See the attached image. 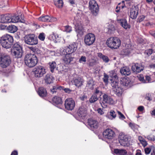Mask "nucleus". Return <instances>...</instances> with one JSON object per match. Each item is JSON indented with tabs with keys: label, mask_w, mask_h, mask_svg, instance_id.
<instances>
[{
	"label": "nucleus",
	"mask_w": 155,
	"mask_h": 155,
	"mask_svg": "<svg viewBox=\"0 0 155 155\" xmlns=\"http://www.w3.org/2000/svg\"><path fill=\"white\" fill-rule=\"evenodd\" d=\"M98 99V97L93 94L89 99V102L91 103H94Z\"/></svg>",
	"instance_id": "nucleus-39"
},
{
	"label": "nucleus",
	"mask_w": 155,
	"mask_h": 155,
	"mask_svg": "<svg viewBox=\"0 0 155 155\" xmlns=\"http://www.w3.org/2000/svg\"><path fill=\"white\" fill-rule=\"evenodd\" d=\"M10 15L5 14L0 15V22L3 23H10Z\"/></svg>",
	"instance_id": "nucleus-22"
},
{
	"label": "nucleus",
	"mask_w": 155,
	"mask_h": 155,
	"mask_svg": "<svg viewBox=\"0 0 155 155\" xmlns=\"http://www.w3.org/2000/svg\"><path fill=\"white\" fill-rule=\"evenodd\" d=\"M35 77H42L45 73L44 68L42 66H38L36 67L34 71Z\"/></svg>",
	"instance_id": "nucleus-12"
},
{
	"label": "nucleus",
	"mask_w": 155,
	"mask_h": 155,
	"mask_svg": "<svg viewBox=\"0 0 155 155\" xmlns=\"http://www.w3.org/2000/svg\"><path fill=\"white\" fill-rule=\"evenodd\" d=\"M138 14V11L135 7L131 9L130 12V17L132 19L136 18Z\"/></svg>",
	"instance_id": "nucleus-27"
},
{
	"label": "nucleus",
	"mask_w": 155,
	"mask_h": 155,
	"mask_svg": "<svg viewBox=\"0 0 155 155\" xmlns=\"http://www.w3.org/2000/svg\"><path fill=\"white\" fill-rule=\"evenodd\" d=\"M118 139L120 145L123 146H128L130 143L127 136L123 133L120 134Z\"/></svg>",
	"instance_id": "nucleus-10"
},
{
	"label": "nucleus",
	"mask_w": 155,
	"mask_h": 155,
	"mask_svg": "<svg viewBox=\"0 0 155 155\" xmlns=\"http://www.w3.org/2000/svg\"><path fill=\"white\" fill-rule=\"evenodd\" d=\"M39 21L44 22H53L56 21V18H55L51 17L48 15H45L40 17L38 18Z\"/></svg>",
	"instance_id": "nucleus-15"
},
{
	"label": "nucleus",
	"mask_w": 155,
	"mask_h": 155,
	"mask_svg": "<svg viewBox=\"0 0 155 155\" xmlns=\"http://www.w3.org/2000/svg\"><path fill=\"white\" fill-rule=\"evenodd\" d=\"M108 76L105 73H104V78L103 79L104 82L106 84H107L108 83Z\"/></svg>",
	"instance_id": "nucleus-44"
},
{
	"label": "nucleus",
	"mask_w": 155,
	"mask_h": 155,
	"mask_svg": "<svg viewBox=\"0 0 155 155\" xmlns=\"http://www.w3.org/2000/svg\"><path fill=\"white\" fill-rule=\"evenodd\" d=\"M18 152L17 150H14L13 151L11 154V155H18Z\"/></svg>",
	"instance_id": "nucleus-63"
},
{
	"label": "nucleus",
	"mask_w": 155,
	"mask_h": 155,
	"mask_svg": "<svg viewBox=\"0 0 155 155\" xmlns=\"http://www.w3.org/2000/svg\"><path fill=\"white\" fill-rule=\"evenodd\" d=\"M24 41L25 43L29 45H33L38 43L37 38L34 34L26 35L24 37Z\"/></svg>",
	"instance_id": "nucleus-6"
},
{
	"label": "nucleus",
	"mask_w": 155,
	"mask_h": 155,
	"mask_svg": "<svg viewBox=\"0 0 155 155\" xmlns=\"http://www.w3.org/2000/svg\"><path fill=\"white\" fill-rule=\"evenodd\" d=\"M120 72L122 75L125 76H128L130 75L131 73L130 69L128 67H122L120 69Z\"/></svg>",
	"instance_id": "nucleus-25"
},
{
	"label": "nucleus",
	"mask_w": 155,
	"mask_h": 155,
	"mask_svg": "<svg viewBox=\"0 0 155 155\" xmlns=\"http://www.w3.org/2000/svg\"><path fill=\"white\" fill-rule=\"evenodd\" d=\"M103 135L104 138L108 139H111L114 137L115 133L112 130L107 128L104 131Z\"/></svg>",
	"instance_id": "nucleus-13"
},
{
	"label": "nucleus",
	"mask_w": 155,
	"mask_h": 155,
	"mask_svg": "<svg viewBox=\"0 0 155 155\" xmlns=\"http://www.w3.org/2000/svg\"><path fill=\"white\" fill-rule=\"evenodd\" d=\"M54 4L58 8H60L62 7L63 2L62 0H54Z\"/></svg>",
	"instance_id": "nucleus-35"
},
{
	"label": "nucleus",
	"mask_w": 155,
	"mask_h": 155,
	"mask_svg": "<svg viewBox=\"0 0 155 155\" xmlns=\"http://www.w3.org/2000/svg\"><path fill=\"white\" fill-rule=\"evenodd\" d=\"M135 155H142L141 150H137Z\"/></svg>",
	"instance_id": "nucleus-64"
},
{
	"label": "nucleus",
	"mask_w": 155,
	"mask_h": 155,
	"mask_svg": "<svg viewBox=\"0 0 155 155\" xmlns=\"http://www.w3.org/2000/svg\"><path fill=\"white\" fill-rule=\"evenodd\" d=\"M12 49L14 50H22V46L18 43L17 42L14 44Z\"/></svg>",
	"instance_id": "nucleus-41"
},
{
	"label": "nucleus",
	"mask_w": 155,
	"mask_h": 155,
	"mask_svg": "<svg viewBox=\"0 0 155 155\" xmlns=\"http://www.w3.org/2000/svg\"><path fill=\"white\" fill-rule=\"evenodd\" d=\"M114 153L118 155H126L127 154V151L125 150L114 149Z\"/></svg>",
	"instance_id": "nucleus-33"
},
{
	"label": "nucleus",
	"mask_w": 155,
	"mask_h": 155,
	"mask_svg": "<svg viewBox=\"0 0 155 155\" xmlns=\"http://www.w3.org/2000/svg\"><path fill=\"white\" fill-rule=\"evenodd\" d=\"M77 114L79 117L84 119L87 115V111L84 107H80L78 109Z\"/></svg>",
	"instance_id": "nucleus-16"
},
{
	"label": "nucleus",
	"mask_w": 155,
	"mask_h": 155,
	"mask_svg": "<svg viewBox=\"0 0 155 155\" xmlns=\"http://www.w3.org/2000/svg\"><path fill=\"white\" fill-rule=\"evenodd\" d=\"M95 39V36L94 34L88 33L84 36V42L87 45L90 46L94 42Z\"/></svg>",
	"instance_id": "nucleus-9"
},
{
	"label": "nucleus",
	"mask_w": 155,
	"mask_h": 155,
	"mask_svg": "<svg viewBox=\"0 0 155 155\" xmlns=\"http://www.w3.org/2000/svg\"><path fill=\"white\" fill-rule=\"evenodd\" d=\"M102 59L103 61L106 63L108 62L110 60L108 57L107 56L105 55H104L102 56Z\"/></svg>",
	"instance_id": "nucleus-49"
},
{
	"label": "nucleus",
	"mask_w": 155,
	"mask_h": 155,
	"mask_svg": "<svg viewBox=\"0 0 155 155\" xmlns=\"http://www.w3.org/2000/svg\"><path fill=\"white\" fill-rule=\"evenodd\" d=\"M148 139L151 141H154L155 140V137L154 136H150L148 137Z\"/></svg>",
	"instance_id": "nucleus-59"
},
{
	"label": "nucleus",
	"mask_w": 155,
	"mask_h": 155,
	"mask_svg": "<svg viewBox=\"0 0 155 155\" xmlns=\"http://www.w3.org/2000/svg\"><path fill=\"white\" fill-rule=\"evenodd\" d=\"M88 125L91 130L97 129L98 126V124L96 120L92 119H89L88 120Z\"/></svg>",
	"instance_id": "nucleus-20"
},
{
	"label": "nucleus",
	"mask_w": 155,
	"mask_h": 155,
	"mask_svg": "<svg viewBox=\"0 0 155 155\" xmlns=\"http://www.w3.org/2000/svg\"><path fill=\"white\" fill-rule=\"evenodd\" d=\"M65 55V56L63 58L64 63L66 64H69L73 61L74 58L71 57V54H67Z\"/></svg>",
	"instance_id": "nucleus-29"
},
{
	"label": "nucleus",
	"mask_w": 155,
	"mask_h": 155,
	"mask_svg": "<svg viewBox=\"0 0 155 155\" xmlns=\"http://www.w3.org/2000/svg\"><path fill=\"white\" fill-rule=\"evenodd\" d=\"M65 92L67 93H69L71 91V90L69 88H64L63 89Z\"/></svg>",
	"instance_id": "nucleus-61"
},
{
	"label": "nucleus",
	"mask_w": 155,
	"mask_h": 155,
	"mask_svg": "<svg viewBox=\"0 0 155 155\" xmlns=\"http://www.w3.org/2000/svg\"><path fill=\"white\" fill-rule=\"evenodd\" d=\"M52 101L56 105L61 104L63 103L61 97L57 96L54 97L52 99Z\"/></svg>",
	"instance_id": "nucleus-31"
},
{
	"label": "nucleus",
	"mask_w": 155,
	"mask_h": 155,
	"mask_svg": "<svg viewBox=\"0 0 155 155\" xmlns=\"http://www.w3.org/2000/svg\"><path fill=\"white\" fill-rule=\"evenodd\" d=\"M146 83H149L151 81V78L149 76H146L145 77Z\"/></svg>",
	"instance_id": "nucleus-53"
},
{
	"label": "nucleus",
	"mask_w": 155,
	"mask_h": 155,
	"mask_svg": "<svg viewBox=\"0 0 155 155\" xmlns=\"http://www.w3.org/2000/svg\"><path fill=\"white\" fill-rule=\"evenodd\" d=\"M140 142L142 144V146L144 147H145L147 144V142L145 141V139L141 141Z\"/></svg>",
	"instance_id": "nucleus-54"
},
{
	"label": "nucleus",
	"mask_w": 155,
	"mask_h": 155,
	"mask_svg": "<svg viewBox=\"0 0 155 155\" xmlns=\"http://www.w3.org/2000/svg\"><path fill=\"white\" fill-rule=\"evenodd\" d=\"M139 79L140 81H141L143 83H145L146 82L145 80L144 79V77H143L140 76L139 78Z\"/></svg>",
	"instance_id": "nucleus-57"
},
{
	"label": "nucleus",
	"mask_w": 155,
	"mask_h": 155,
	"mask_svg": "<svg viewBox=\"0 0 155 155\" xmlns=\"http://www.w3.org/2000/svg\"><path fill=\"white\" fill-rule=\"evenodd\" d=\"M11 52L12 55L14 56L15 58H21L22 55V50L11 49Z\"/></svg>",
	"instance_id": "nucleus-23"
},
{
	"label": "nucleus",
	"mask_w": 155,
	"mask_h": 155,
	"mask_svg": "<svg viewBox=\"0 0 155 155\" xmlns=\"http://www.w3.org/2000/svg\"><path fill=\"white\" fill-rule=\"evenodd\" d=\"M86 57L84 56H82L79 59V61L80 63H82V62H85L86 61Z\"/></svg>",
	"instance_id": "nucleus-48"
},
{
	"label": "nucleus",
	"mask_w": 155,
	"mask_h": 155,
	"mask_svg": "<svg viewBox=\"0 0 155 155\" xmlns=\"http://www.w3.org/2000/svg\"><path fill=\"white\" fill-rule=\"evenodd\" d=\"M84 82V80L80 77L74 78L71 81L72 84L78 88L83 85Z\"/></svg>",
	"instance_id": "nucleus-17"
},
{
	"label": "nucleus",
	"mask_w": 155,
	"mask_h": 155,
	"mask_svg": "<svg viewBox=\"0 0 155 155\" xmlns=\"http://www.w3.org/2000/svg\"><path fill=\"white\" fill-rule=\"evenodd\" d=\"M57 89L56 86L53 87V89L50 90L52 94L55 93L57 92Z\"/></svg>",
	"instance_id": "nucleus-55"
},
{
	"label": "nucleus",
	"mask_w": 155,
	"mask_h": 155,
	"mask_svg": "<svg viewBox=\"0 0 155 155\" xmlns=\"http://www.w3.org/2000/svg\"><path fill=\"white\" fill-rule=\"evenodd\" d=\"M118 83H115L114 84H111L114 91L116 92V94L118 96L121 95L123 92V89L120 86H118Z\"/></svg>",
	"instance_id": "nucleus-14"
},
{
	"label": "nucleus",
	"mask_w": 155,
	"mask_h": 155,
	"mask_svg": "<svg viewBox=\"0 0 155 155\" xmlns=\"http://www.w3.org/2000/svg\"><path fill=\"white\" fill-rule=\"evenodd\" d=\"M130 81L129 78H121L120 79V82L121 84L125 86H128L130 84Z\"/></svg>",
	"instance_id": "nucleus-30"
},
{
	"label": "nucleus",
	"mask_w": 155,
	"mask_h": 155,
	"mask_svg": "<svg viewBox=\"0 0 155 155\" xmlns=\"http://www.w3.org/2000/svg\"><path fill=\"white\" fill-rule=\"evenodd\" d=\"M77 49V43L73 42L69 44L68 46L65 47L64 48H61L60 51L62 54H71L75 52Z\"/></svg>",
	"instance_id": "nucleus-5"
},
{
	"label": "nucleus",
	"mask_w": 155,
	"mask_h": 155,
	"mask_svg": "<svg viewBox=\"0 0 155 155\" xmlns=\"http://www.w3.org/2000/svg\"><path fill=\"white\" fill-rule=\"evenodd\" d=\"M38 93L40 96L44 98L46 97L47 92L46 89L43 87H41L38 88Z\"/></svg>",
	"instance_id": "nucleus-26"
},
{
	"label": "nucleus",
	"mask_w": 155,
	"mask_h": 155,
	"mask_svg": "<svg viewBox=\"0 0 155 155\" xmlns=\"http://www.w3.org/2000/svg\"><path fill=\"white\" fill-rule=\"evenodd\" d=\"M149 33L150 35L155 38V31L153 30L150 31Z\"/></svg>",
	"instance_id": "nucleus-62"
},
{
	"label": "nucleus",
	"mask_w": 155,
	"mask_h": 155,
	"mask_svg": "<svg viewBox=\"0 0 155 155\" xmlns=\"http://www.w3.org/2000/svg\"><path fill=\"white\" fill-rule=\"evenodd\" d=\"M151 150V149L150 148H146L144 150L145 153L147 154H149L150 153Z\"/></svg>",
	"instance_id": "nucleus-52"
},
{
	"label": "nucleus",
	"mask_w": 155,
	"mask_h": 155,
	"mask_svg": "<svg viewBox=\"0 0 155 155\" xmlns=\"http://www.w3.org/2000/svg\"><path fill=\"white\" fill-rule=\"evenodd\" d=\"M97 111L98 113L100 115H102L104 114V112L103 111V109H101V108H98Z\"/></svg>",
	"instance_id": "nucleus-51"
},
{
	"label": "nucleus",
	"mask_w": 155,
	"mask_h": 155,
	"mask_svg": "<svg viewBox=\"0 0 155 155\" xmlns=\"http://www.w3.org/2000/svg\"><path fill=\"white\" fill-rule=\"evenodd\" d=\"M14 40L13 37L8 34L3 35L0 40L1 45L4 48H11L13 44Z\"/></svg>",
	"instance_id": "nucleus-2"
},
{
	"label": "nucleus",
	"mask_w": 155,
	"mask_h": 155,
	"mask_svg": "<svg viewBox=\"0 0 155 155\" xmlns=\"http://www.w3.org/2000/svg\"><path fill=\"white\" fill-rule=\"evenodd\" d=\"M7 26L1 24L0 25V28L1 30H3L6 29H7Z\"/></svg>",
	"instance_id": "nucleus-56"
},
{
	"label": "nucleus",
	"mask_w": 155,
	"mask_h": 155,
	"mask_svg": "<svg viewBox=\"0 0 155 155\" xmlns=\"http://www.w3.org/2000/svg\"><path fill=\"white\" fill-rule=\"evenodd\" d=\"M24 21V19L20 15H14L12 16L10 15V23H16L18 22H23Z\"/></svg>",
	"instance_id": "nucleus-21"
},
{
	"label": "nucleus",
	"mask_w": 155,
	"mask_h": 155,
	"mask_svg": "<svg viewBox=\"0 0 155 155\" xmlns=\"http://www.w3.org/2000/svg\"><path fill=\"white\" fill-rule=\"evenodd\" d=\"M133 72L136 74L140 72L143 70L142 66L138 63L134 64L131 67Z\"/></svg>",
	"instance_id": "nucleus-18"
},
{
	"label": "nucleus",
	"mask_w": 155,
	"mask_h": 155,
	"mask_svg": "<svg viewBox=\"0 0 155 155\" xmlns=\"http://www.w3.org/2000/svg\"><path fill=\"white\" fill-rule=\"evenodd\" d=\"M145 16L143 15L140 16L138 18V20L139 22L143 21L145 19Z\"/></svg>",
	"instance_id": "nucleus-50"
},
{
	"label": "nucleus",
	"mask_w": 155,
	"mask_h": 155,
	"mask_svg": "<svg viewBox=\"0 0 155 155\" xmlns=\"http://www.w3.org/2000/svg\"><path fill=\"white\" fill-rule=\"evenodd\" d=\"M64 31L67 32L69 33L72 31L71 27L68 25L64 26Z\"/></svg>",
	"instance_id": "nucleus-45"
},
{
	"label": "nucleus",
	"mask_w": 155,
	"mask_h": 155,
	"mask_svg": "<svg viewBox=\"0 0 155 155\" xmlns=\"http://www.w3.org/2000/svg\"><path fill=\"white\" fill-rule=\"evenodd\" d=\"M76 31L78 33V34L81 35H83L84 28L82 24L78 25L76 28Z\"/></svg>",
	"instance_id": "nucleus-32"
},
{
	"label": "nucleus",
	"mask_w": 155,
	"mask_h": 155,
	"mask_svg": "<svg viewBox=\"0 0 155 155\" xmlns=\"http://www.w3.org/2000/svg\"><path fill=\"white\" fill-rule=\"evenodd\" d=\"M99 88L98 87L96 88L93 93V94L97 96L98 97L101 96L102 94V92L99 90Z\"/></svg>",
	"instance_id": "nucleus-40"
},
{
	"label": "nucleus",
	"mask_w": 155,
	"mask_h": 155,
	"mask_svg": "<svg viewBox=\"0 0 155 155\" xmlns=\"http://www.w3.org/2000/svg\"><path fill=\"white\" fill-rule=\"evenodd\" d=\"M17 28L14 25H9L7 27V29L8 31L11 33H14L17 30Z\"/></svg>",
	"instance_id": "nucleus-34"
},
{
	"label": "nucleus",
	"mask_w": 155,
	"mask_h": 155,
	"mask_svg": "<svg viewBox=\"0 0 155 155\" xmlns=\"http://www.w3.org/2000/svg\"><path fill=\"white\" fill-rule=\"evenodd\" d=\"M65 108L68 110H72L74 109L75 106V102L71 98L67 99L64 103Z\"/></svg>",
	"instance_id": "nucleus-11"
},
{
	"label": "nucleus",
	"mask_w": 155,
	"mask_h": 155,
	"mask_svg": "<svg viewBox=\"0 0 155 155\" xmlns=\"http://www.w3.org/2000/svg\"><path fill=\"white\" fill-rule=\"evenodd\" d=\"M24 61L27 66L29 68H32L37 64L38 58L35 54H28L25 56Z\"/></svg>",
	"instance_id": "nucleus-3"
},
{
	"label": "nucleus",
	"mask_w": 155,
	"mask_h": 155,
	"mask_svg": "<svg viewBox=\"0 0 155 155\" xmlns=\"http://www.w3.org/2000/svg\"><path fill=\"white\" fill-rule=\"evenodd\" d=\"M106 43L107 46L111 49H116L120 46L121 41L117 37H110L107 39Z\"/></svg>",
	"instance_id": "nucleus-4"
},
{
	"label": "nucleus",
	"mask_w": 155,
	"mask_h": 155,
	"mask_svg": "<svg viewBox=\"0 0 155 155\" xmlns=\"http://www.w3.org/2000/svg\"><path fill=\"white\" fill-rule=\"evenodd\" d=\"M100 103L101 107L103 108H106L107 107V104H113L114 101L110 96L104 94L103 95L102 97L100 98Z\"/></svg>",
	"instance_id": "nucleus-7"
},
{
	"label": "nucleus",
	"mask_w": 155,
	"mask_h": 155,
	"mask_svg": "<svg viewBox=\"0 0 155 155\" xmlns=\"http://www.w3.org/2000/svg\"><path fill=\"white\" fill-rule=\"evenodd\" d=\"M119 23L120 25L125 29H130V24L127 23V20L125 19H122L119 20Z\"/></svg>",
	"instance_id": "nucleus-24"
},
{
	"label": "nucleus",
	"mask_w": 155,
	"mask_h": 155,
	"mask_svg": "<svg viewBox=\"0 0 155 155\" xmlns=\"http://www.w3.org/2000/svg\"><path fill=\"white\" fill-rule=\"evenodd\" d=\"M54 80V78L52 75L47 74L45 78V83L47 84H50L52 83Z\"/></svg>",
	"instance_id": "nucleus-28"
},
{
	"label": "nucleus",
	"mask_w": 155,
	"mask_h": 155,
	"mask_svg": "<svg viewBox=\"0 0 155 155\" xmlns=\"http://www.w3.org/2000/svg\"><path fill=\"white\" fill-rule=\"evenodd\" d=\"M124 2V1H122L121 3H120L118 4L117 7L116 8V9H117L116 10V11L117 12H119L120 10L121 9H123V8H124L125 6Z\"/></svg>",
	"instance_id": "nucleus-37"
},
{
	"label": "nucleus",
	"mask_w": 155,
	"mask_h": 155,
	"mask_svg": "<svg viewBox=\"0 0 155 155\" xmlns=\"http://www.w3.org/2000/svg\"><path fill=\"white\" fill-rule=\"evenodd\" d=\"M137 109L140 112L143 111L144 110V107L143 106H139L137 108Z\"/></svg>",
	"instance_id": "nucleus-60"
},
{
	"label": "nucleus",
	"mask_w": 155,
	"mask_h": 155,
	"mask_svg": "<svg viewBox=\"0 0 155 155\" xmlns=\"http://www.w3.org/2000/svg\"><path fill=\"white\" fill-rule=\"evenodd\" d=\"M87 95H85V94H84V95L82 96V97H80V99L81 100L84 101L86 99H87Z\"/></svg>",
	"instance_id": "nucleus-58"
},
{
	"label": "nucleus",
	"mask_w": 155,
	"mask_h": 155,
	"mask_svg": "<svg viewBox=\"0 0 155 155\" xmlns=\"http://www.w3.org/2000/svg\"><path fill=\"white\" fill-rule=\"evenodd\" d=\"M89 7L92 14L96 16L98 14L99 7L96 1L94 0H90L89 3Z\"/></svg>",
	"instance_id": "nucleus-8"
},
{
	"label": "nucleus",
	"mask_w": 155,
	"mask_h": 155,
	"mask_svg": "<svg viewBox=\"0 0 155 155\" xmlns=\"http://www.w3.org/2000/svg\"><path fill=\"white\" fill-rule=\"evenodd\" d=\"M49 64L50 66L49 68L51 71L52 73H53L54 69L56 68V62L55 61H52V62H49Z\"/></svg>",
	"instance_id": "nucleus-36"
},
{
	"label": "nucleus",
	"mask_w": 155,
	"mask_h": 155,
	"mask_svg": "<svg viewBox=\"0 0 155 155\" xmlns=\"http://www.w3.org/2000/svg\"><path fill=\"white\" fill-rule=\"evenodd\" d=\"M11 61L10 57L7 55H0V71L4 73L8 74L12 70L8 67L11 63Z\"/></svg>",
	"instance_id": "nucleus-1"
},
{
	"label": "nucleus",
	"mask_w": 155,
	"mask_h": 155,
	"mask_svg": "<svg viewBox=\"0 0 155 155\" xmlns=\"http://www.w3.org/2000/svg\"><path fill=\"white\" fill-rule=\"evenodd\" d=\"M117 113L119 116V118L121 120H124L125 119L124 116L120 111H118Z\"/></svg>",
	"instance_id": "nucleus-47"
},
{
	"label": "nucleus",
	"mask_w": 155,
	"mask_h": 155,
	"mask_svg": "<svg viewBox=\"0 0 155 155\" xmlns=\"http://www.w3.org/2000/svg\"><path fill=\"white\" fill-rule=\"evenodd\" d=\"M108 117L109 118V117H111L112 118H115L116 117V114L114 110H111L108 114Z\"/></svg>",
	"instance_id": "nucleus-42"
},
{
	"label": "nucleus",
	"mask_w": 155,
	"mask_h": 155,
	"mask_svg": "<svg viewBox=\"0 0 155 155\" xmlns=\"http://www.w3.org/2000/svg\"><path fill=\"white\" fill-rule=\"evenodd\" d=\"M87 85L88 87L90 89L93 90L95 85L94 81L92 79L89 80L87 82Z\"/></svg>",
	"instance_id": "nucleus-38"
},
{
	"label": "nucleus",
	"mask_w": 155,
	"mask_h": 155,
	"mask_svg": "<svg viewBox=\"0 0 155 155\" xmlns=\"http://www.w3.org/2000/svg\"><path fill=\"white\" fill-rule=\"evenodd\" d=\"M110 81H111V84L118 83V77L117 74L114 70L111 71L110 72Z\"/></svg>",
	"instance_id": "nucleus-19"
},
{
	"label": "nucleus",
	"mask_w": 155,
	"mask_h": 155,
	"mask_svg": "<svg viewBox=\"0 0 155 155\" xmlns=\"http://www.w3.org/2000/svg\"><path fill=\"white\" fill-rule=\"evenodd\" d=\"M38 38L41 40L43 41L45 38V35L44 33H42L40 34L38 36Z\"/></svg>",
	"instance_id": "nucleus-46"
},
{
	"label": "nucleus",
	"mask_w": 155,
	"mask_h": 155,
	"mask_svg": "<svg viewBox=\"0 0 155 155\" xmlns=\"http://www.w3.org/2000/svg\"><path fill=\"white\" fill-rule=\"evenodd\" d=\"M153 50L152 49H149L146 50L144 53L145 54L147 55V56H149L153 53Z\"/></svg>",
	"instance_id": "nucleus-43"
}]
</instances>
